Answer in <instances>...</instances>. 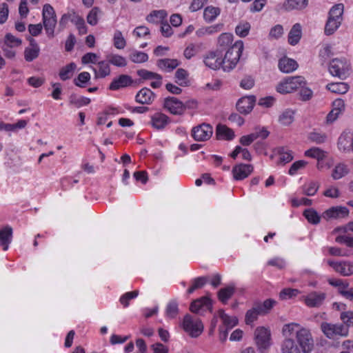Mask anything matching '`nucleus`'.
<instances>
[{
    "label": "nucleus",
    "instance_id": "f257e3e1",
    "mask_svg": "<svg viewBox=\"0 0 353 353\" xmlns=\"http://www.w3.org/2000/svg\"><path fill=\"white\" fill-rule=\"evenodd\" d=\"M243 50V43L239 40L236 41L227 50L225 57L222 59L223 70L229 72L232 70L239 61Z\"/></svg>",
    "mask_w": 353,
    "mask_h": 353
},
{
    "label": "nucleus",
    "instance_id": "f03ea898",
    "mask_svg": "<svg viewBox=\"0 0 353 353\" xmlns=\"http://www.w3.org/2000/svg\"><path fill=\"white\" fill-rule=\"evenodd\" d=\"M182 326L185 332L192 338H197L203 331L204 326L202 321L196 316L189 314L185 315Z\"/></svg>",
    "mask_w": 353,
    "mask_h": 353
},
{
    "label": "nucleus",
    "instance_id": "7ed1b4c3",
    "mask_svg": "<svg viewBox=\"0 0 353 353\" xmlns=\"http://www.w3.org/2000/svg\"><path fill=\"white\" fill-rule=\"evenodd\" d=\"M42 20L46 34L49 38H53L57 21L54 10L50 4L43 6Z\"/></svg>",
    "mask_w": 353,
    "mask_h": 353
},
{
    "label": "nucleus",
    "instance_id": "20e7f679",
    "mask_svg": "<svg viewBox=\"0 0 353 353\" xmlns=\"http://www.w3.org/2000/svg\"><path fill=\"white\" fill-rule=\"evenodd\" d=\"M305 85L306 81L303 77H288L278 84L276 90L281 94H287L292 92L299 88V87H303Z\"/></svg>",
    "mask_w": 353,
    "mask_h": 353
},
{
    "label": "nucleus",
    "instance_id": "39448f33",
    "mask_svg": "<svg viewBox=\"0 0 353 353\" xmlns=\"http://www.w3.org/2000/svg\"><path fill=\"white\" fill-rule=\"evenodd\" d=\"M321 328L324 334L329 339H334L336 336L346 337L349 334V325L344 323H322Z\"/></svg>",
    "mask_w": 353,
    "mask_h": 353
},
{
    "label": "nucleus",
    "instance_id": "423d86ee",
    "mask_svg": "<svg viewBox=\"0 0 353 353\" xmlns=\"http://www.w3.org/2000/svg\"><path fill=\"white\" fill-rule=\"evenodd\" d=\"M350 70V63L345 59H334L330 63L329 71L332 76L345 79Z\"/></svg>",
    "mask_w": 353,
    "mask_h": 353
},
{
    "label": "nucleus",
    "instance_id": "0eeeda50",
    "mask_svg": "<svg viewBox=\"0 0 353 353\" xmlns=\"http://www.w3.org/2000/svg\"><path fill=\"white\" fill-rule=\"evenodd\" d=\"M254 336L258 350L263 353L270 346V331L263 327H258L254 332Z\"/></svg>",
    "mask_w": 353,
    "mask_h": 353
},
{
    "label": "nucleus",
    "instance_id": "6e6552de",
    "mask_svg": "<svg viewBox=\"0 0 353 353\" xmlns=\"http://www.w3.org/2000/svg\"><path fill=\"white\" fill-rule=\"evenodd\" d=\"M195 104L196 102L194 101H191L188 102L186 105H184L175 97H168L164 100L165 108L168 109L173 114H182L186 106L192 108Z\"/></svg>",
    "mask_w": 353,
    "mask_h": 353
},
{
    "label": "nucleus",
    "instance_id": "1a4fd4ad",
    "mask_svg": "<svg viewBox=\"0 0 353 353\" xmlns=\"http://www.w3.org/2000/svg\"><path fill=\"white\" fill-rule=\"evenodd\" d=\"M296 339L303 353L312 352L314 348V341L308 330L302 327Z\"/></svg>",
    "mask_w": 353,
    "mask_h": 353
},
{
    "label": "nucleus",
    "instance_id": "9d476101",
    "mask_svg": "<svg viewBox=\"0 0 353 353\" xmlns=\"http://www.w3.org/2000/svg\"><path fill=\"white\" fill-rule=\"evenodd\" d=\"M213 134L212 125L202 123L195 126L192 130V136L196 141H205L210 139Z\"/></svg>",
    "mask_w": 353,
    "mask_h": 353
},
{
    "label": "nucleus",
    "instance_id": "9b49d317",
    "mask_svg": "<svg viewBox=\"0 0 353 353\" xmlns=\"http://www.w3.org/2000/svg\"><path fill=\"white\" fill-rule=\"evenodd\" d=\"M205 66L212 69L217 70L221 67L223 68L222 54L219 50L208 52L203 59Z\"/></svg>",
    "mask_w": 353,
    "mask_h": 353
},
{
    "label": "nucleus",
    "instance_id": "f8f14e48",
    "mask_svg": "<svg viewBox=\"0 0 353 353\" xmlns=\"http://www.w3.org/2000/svg\"><path fill=\"white\" fill-rule=\"evenodd\" d=\"M337 146L340 151L352 152L353 148V133L350 130L343 131L338 139Z\"/></svg>",
    "mask_w": 353,
    "mask_h": 353
},
{
    "label": "nucleus",
    "instance_id": "ddd939ff",
    "mask_svg": "<svg viewBox=\"0 0 353 353\" xmlns=\"http://www.w3.org/2000/svg\"><path fill=\"white\" fill-rule=\"evenodd\" d=\"M327 296L323 292H312L305 297V303L310 307H319L321 306Z\"/></svg>",
    "mask_w": 353,
    "mask_h": 353
},
{
    "label": "nucleus",
    "instance_id": "4468645a",
    "mask_svg": "<svg viewBox=\"0 0 353 353\" xmlns=\"http://www.w3.org/2000/svg\"><path fill=\"white\" fill-rule=\"evenodd\" d=\"M327 263L336 272L344 276L353 274V263L350 261L335 262L330 260L327 261Z\"/></svg>",
    "mask_w": 353,
    "mask_h": 353
},
{
    "label": "nucleus",
    "instance_id": "2eb2a0df",
    "mask_svg": "<svg viewBox=\"0 0 353 353\" xmlns=\"http://www.w3.org/2000/svg\"><path fill=\"white\" fill-rule=\"evenodd\" d=\"M349 214V210L347 208L343 206L332 207L325 211L323 214V218L328 220L330 219H343L347 217Z\"/></svg>",
    "mask_w": 353,
    "mask_h": 353
},
{
    "label": "nucleus",
    "instance_id": "dca6fc26",
    "mask_svg": "<svg viewBox=\"0 0 353 353\" xmlns=\"http://www.w3.org/2000/svg\"><path fill=\"white\" fill-rule=\"evenodd\" d=\"M254 96L245 97L240 99L236 103V108L242 114H248L253 109L255 103Z\"/></svg>",
    "mask_w": 353,
    "mask_h": 353
},
{
    "label": "nucleus",
    "instance_id": "f3484780",
    "mask_svg": "<svg viewBox=\"0 0 353 353\" xmlns=\"http://www.w3.org/2000/svg\"><path fill=\"white\" fill-rule=\"evenodd\" d=\"M154 93L148 88L140 90L135 97V100L141 104H150L154 100Z\"/></svg>",
    "mask_w": 353,
    "mask_h": 353
},
{
    "label": "nucleus",
    "instance_id": "a211bd4d",
    "mask_svg": "<svg viewBox=\"0 0 353 353\" xmlns=\"http://www.w3.org/2000/svg\"><path fill=\"white\" fill-rule=\"evenodd\" d=\"M12 240V228L6 225L0 230V246L4 251L8 250Z\"/></svg>",
    "mask_w": 353,
    "mask_h": 353
},
{
    "label": "nucleus",
    "instance_id": "6ab92c4d",
    "mask_svg": "<svg viewBox=\"0 0 353 353\" xmlns=\"http://www.w3.org/2000/svg\"><path fill=\"white\" fill-rule=\"evenodd\" d=\"M301 328L302 327H301L300 325L298 323H292L285 324L282 330L285 339H290L294 340V338H296Z\"/></svg>",
    "mask_w": 353,
    "mask_h": 353
},
{
    "label": "nucleus",
    "instance_id": "aec40b11",
    "mask_svg": "<svg viewBox=\"0 0 353 353\" xmlns=\"http://www.w3.org/2000/svg\"><path fill=\"white\" fill-rule=\"evenodd\" d=\"M253 168L251 165L240 164L235 166L233 170V175L236 180H242L246 178L252 172Z\"/></svg>",
    "mask_w": 353,
    "mask_h": 353
},
{
    "label": "nucleus",
    "instance_id": "412c9836",
    "mask_svg": "<svg viewBox=\"0 0 353 353\" xmlns=\"http://www.w3.org/2000/svg\"><path fill=\"white\" fill-rule=\"evenodd\" d=\"M94 72L95 79L105 78L110 75V68L108 61H101L97 63V68L91 67Z\"/></svg>",
    "mask_w": 353,
    "mask_h": 353
},
{
    "label": "nucleus",
    "instance_id": "4be33fe9",
    "mask_svg": "<svg viewBox=\"0 0 353 353\" xmlns=\"http://www.w3.org/2000/svg\"><path fill=\"white\" fill-rule=\"evenodd\" d=\"M297 62L288 57H283L279 61V68L284 73H290L296 70L298 68Z\"/></svg>",
    "mask_w": 353,
    "mask_h": 353
},
{
    "label": "nucleus",
    "instance_id": "5701e85b",
    "mask_svg": "<svg viewBox=\"0 0 353 353\" xmlns=\"http://www.w3.org/2000/svg\"><path fill=\"white\" fill-rule=\"evenodd\" d=\"M132 83V78L127 74H121L114 79L110 83L109 88L112 90H117L127 87Z\"/></svg>",
    "mask_w": 353,
    "mask_h": 353
},
{
    "label": "nucleus",
    "instance_id": "b1692460",
    "mask_svg": "<svg viewBox=\"0 0 353 353\" xmlns=\"http://www.w3.org/2000/svg\"><path fill=\"white\" fill-rule=\"evenodd\" d=\"M168 123V117L161 112H156L151 117V124L153 128L157 130L165 128Z\"/></svg>",
    "mask_w": 353,
    "mask_h": 353
},
{
    "label": "nucleus",
    "instance_id": "393cba45",
    "mask_svg": "<svg viewBox=\"0 0 353 353\" xmlns=\"http://www.w3.org/2000/svg\"><path fill=\"white\" fill-rule=\"evenodd\" d=\"M234 132L225 125L219 124L216 129V137L217 139L230 141L234 138Z\"/></svg>",
    "mask_w": 353,
    "mask_h": 353
},
{
    "label": "nucleus",
    "instance_id": "a878e982",
    "mask_svg": "<svg viewBox=\"0 0 353 353\" xmlns=\"http://www.w3.org/2000/svg\"><path fill=\"white\" fill-rule=\"evenodd\" d=\"M180 61L175 59H162L157 61V66L165 72H171L179 65Z\"/></svg>",
    "mask_w": 353,
    "mask_h": 353
},
{
    "label": "nucleus",
    "instance_id": "bb28decb",
    "mask_svg": "<svg viewBox=\"0 0 353 353\" xmlns=\"http://www.w3.org/2000/svg\"><path fill=\"white\" fill-rule=\"evenodd\" d=\"M301 26L299 23H295L288 34V43L292 46L296 45L301 38Z\"/></svg>",
    "mask_w": 353,
    "mask_h": 353
},
{
    "label": "nucleus",
    "instance_id": "cd10ccee",
    "mask_svg": "<svg viewBox=\"0 0 353 353\" xmlns=\"http://www.w3.org/2000/svg\"><path fill=\"white\" fill-rule=\"evenodd\" d=\"M308 3V0H286L283 3V8L286 11L294 9L301 10L305 8Z\"/></svg>",
    "mask_w": 353,
    "mask_h": 353
},
{
    "label": "nucleus",
    "instance_id": "c85d7f7f",
    "mask_svg": "<svg viewBox=\"0 0 353 353\" xmlns=\"http://www.w3.org/2000/svg\"><path fill=\"white\" fill-rule=\"evenodd\" d=\"M224 312L225 310L218 311L219 317L222 320L223 322L222 325L225 327L232 329L238 323V319L236 316H229Z\"/></svg>",
    "mask_w": 353,
    "mask_h": 353
},
{
    "label": "nucleus",
    "instance_id": "c756f323",
    "mask_svg": "<svg viewBox=\"0 0 353 353\" xmlns=\"http://www.w3.org/2000/svg\"><path fill=\"white\" fill-rule=\"evenodd\" d=\"M282 353H301V350L294 340L284 339L281 345Z\"/></svg>",
    "mask_w": 353,
    "mask_h": 353
},
{
    "label": "nucleus",
    "instance_id": "7c9ffc66",
    "mask_svg": "<svg viewBox=\"0 0 353 353\" xmlns=\"http://www.w3.org/2000/svg\"><path fill=\"white\" fill-rule=\"evenodd\" d=\"M235 292V287L234 285H228L225 288H221L218 292L219 300L222 303H226Z\"/></svg>",
    "mask_w": 353,
    "mask_h": 353
},
{
    "label": "nucleus",
    "instance_id": "2f4dec72",
    "mask_svg": "<svg viewBox=\"0 0 353 353\" xmlns=\"http://www.w3.org/2000/svg\"><path fill=\"white\" fill-rule=\"evenodd\" d=\"M76 68L77 65L73 62L61 68L59 73L60 79L62 81L70 79L73 76Z\"/></svg>",
    "mask_w": 353,
    "mask_h": 353
},
{
    "label": "nucleus",
    "instance_id": "473e14b6",
    "mask_svg": "<svg viewBox=\"0 0 353 353\" xmlns=\"http://www.w3.org/2000/svg\"><path fill=\"white\" fill-rule=\"evenodd\" d=\"M326 88L332 92L340 94L346 93L349 90V85L344 82L331 83Z\"/></svg>",
    "mask_w": 353,
    "mask_h": 353
},
{
    "label": "nucleus",
    "instance_id": "72a5a7b5",
    "mask_svg": "<svg viewBox=\"0 0 353 353\" xmlns=\"http://www.w3.org/2000/svg\"><path fill=\"white\" fill-rule=\"evenodd\" d=\"M212 301L206 296L201 297L192 302L190 309H211Z\"/></svg>",
    "mask_w": 353,
    "mask_h": 353
},
{
    "label": "nucleus",
    "instance_id": "f704fd0d",
    "mask_svg": "<svg viewBox=\"0 0 353 353\" xmlns=\"http://www.w3.org/2000/svg\"><path fill=\"white\" fill-rule=\"evenodd\" d=\"M221 10L219 8L214 6H208L204 9L203 18L207 22L213 21L217 16L220 14Z\"/></svg>",
    "mask_w": 353,
    "mask_h": 353
},
{
    "label": "nucleus",
    "instance_id": "c9c22d12",
    "mask_svg": "<svg viewBox=\"0 0 353 353\" xmlns=\"http://www.w3.org/2000/svg\"><path fill=\"white\" fill-rule=\"evenodd\" d=\"M294 120V112L291 109L283 111L279 117V122L283 125H289Z\"/></svg>",
    "mask_w": 353,
    "mask_h": 353
},
{
    "label": "nucleus",
    "instance_id": "e433bc0d",
    "mask_svg": "<svg viewBox=\"0 0 353 353\" xmlns=\"http://www.w3.org/2000/svg\"><path fill=\"white\" fill-rule=\"evenodd\" d=\"M69 103L76 108H80L88 105L90 103V99L87 97H79L75 94H72L69 97Z\"/></svg>",
    "mask_w": 353,
    "mask_h": 353
},
{
    "label": "nucleus",
    "instance_id": "4c0bfd02",
    "mask_svg": "<svg viewBox=\"0 0 353 353\" xmlns=\"http://www.w3.org/2000/svg\"><path fill=\"white\" fill-rule=\"evenodd\" d=\"M166 12L163 10H154L147 16L146 20L152 23H157L159 22L161 23L166 17Z\"/></svg>",
    "mask_w": 353,
    "mask_h": 353
},
{
    "label": "nucleus",
    "instance_id": "58836bf2",
    "mask_svg": "<svg viewBox=\"0 0 353 353\" xmlns=\"http://www.w3.org/2000/svg\"><path fill=\"white\" fill-rule=\"evenodd\" d=\"M341 21L331 17H328L327 21L325 26V33L327 35L332 34L339 27Z\"/></svg>",
    "mask_w": 353,
    "mask_h": 353
},
{
    "label": "nucleus",
    "instance_id": "ea45409f",
    "mask_svg": "<svg viewBox=\"0 0 353 353\" xmlns=\"http://www.w3.org/2000/svg\"><path fill=\"white\" fill-rule=\"evenodd\" d=\"M106 58L109 63L117 67H124L127 65L125 58L121 55L110 54L107 55Z\"/></svg>",
    "mask_w": 353,
    "mask_h": 353
},
{
    "label": "nucleus",
    "instance_id": "a19ab883",
    "mask_svg": "<svg viewBox=\"0 0 353 353\" xmlns=\"http://www.w3.org/2000/svg\"><path fill=\"white\" fill-rule=\"evenodd\" d=\"M188 76V73L185 70L179 68L175 72L176 82L181 86H188L189 83Z\"/></svg>",
    "mask_w": 353,
    "mask_h": 353
},
{
    "label": "nucleus",
    "instance_id": "79ce46f5",
    "mask_svg": "<svg viewBox=\"0 0 353 353\" xmlns=\"http://www.w3.org/2000/svg\"><path fill=\"white\" fill-rule=\"evenodd\" d=\"M303 215L310 223L318 224L320 222L321 216L313 208L306 209L303 212Z\"/></svg>",
    "mask_w": 353,
    "mask_h": 353
},
{
    "label": "nucleus",
    "instance_id": "37998d69",
    "mask_svg": "<svg viewBox=\"0 0 353 353\" xmlns=\"http://www.w3.org/2000/svg\"><path fill=\"white\" fill-rule=\"evenodd\" d=\"M233 41V35L230 33H222L218 39V45L223 49L228 48Z\"/></svg>",
    "mask_w": 353,
    "mask_h": 353
},
{
    "label": "nucleus",
    "instance_id": "c03bdc74",
    "mask_svg": "<svg viewBox=\"0 0 353 353\" xmlns=\"http://www.w3.org/2000/svg\"><path fill=\"white\" fill-rule=\"evenodd\" d=\"M129 59L135 63H141L148 60V55L143 52L133 51L130 55Z\"/></svg>",
    "mask_w": 353,
    "mask_h": 353
},
{
    "label": "nucleus",
    "instance_id": "a18cd8bd",
    "mask_svg": "<svg viewBox=\"0 0 353 353\" xmlns=\"http://www.w3.org/2000/svg\"><path fill=\"white\" fill-rule=\"evenodd\" d=\"M90 74L88 72H82L79 73L77 78L73 80L75 85L79 88H85V84L90 81Z\"/></svg>",
    "mask_w": 353,
    "mask_h": 353
},
{
    "label": "nucleus",
    "instance_id": "49530a36",
    "mask_svg": "<svg viewBox=\"0 0 353 353\" xmlns=\"http://www.w3.org/2000/svg\"><path fill=\"white\" fill-rule=\"evenodd\" d=\"M268 310H248L245 314V323L247 325H251L258 318L259 315L266 314Z\"/></svg>",
    "mask_w": 353,
    "mask_h": 353
},
{
    "label": "nucleus",
    "instance_id": "de8ad7c7",
    "mask_svg": "<svg viewBox=\"0 0 353 353\" xmlns=\"http://www.w3.org/2000/svg\"><path fill=\"white\" fill-rule=\"evenodd\" d=\"M114 46L119 49H123L126 46V41L120 30H116L113 37Z\"/></svg>",
    "mask_w": 353,
    "mask_h": 353
},
{
    "label": "nucleus",
    "instance_id": "09e8293b",
    "mask_svg": "<svg viewBox=\"0 0 353 353\" xmlns=\"http://www.w3.org/2000/svg\"><path fill=\"white\" fill-rule=\"evenodd\" d=\"M343 8L344 6L343 3H339L334 6L330 10L329 17L340 20L341 21Z\"/></svg>",
    "mask_w": 353,
    "mask_h": 353
},
{
    "label": "nucleus",
    "instance_id": "8fccbe9b",
    "mask_svg": "<svg viewBox=\"0 0 353 353\" xmlns=\"http://www.w3.org/2000/svg\"><path fill=\"white\" fill-rule=\"evenodd\" d=\"M209 281L207 276L197 277L192 281V286L188 290V294H192L194 290L201 288Z\"/></svg>",
    "mask_w": 353,
    "mask_h": 353
},
{
    "label": "nucleus",
    "instance_id": "3c124183",
    "mask_svg": "<svg viewBox=\"0 0 353 353\" xmlns=\"http://www.w3.org/2000/svg\"><path fill=\"white\" fill-rule=\"evenodd\" d=\"M348 172L347 166L345 164L339 163L335 166L332 176L334 179H339L346 175Z\"/></svg>",
    "mask_w": 353,
    "mask_h": 353
},
{
    "label": "nucleus",
    "instance_id": "603ef678",
    "mask_svg": "<svg viewBox=\"0 0 353 353\" xmlns=\"http://www.w3.org/2000/svg\"><path fill=\"white\" fill-rule=\"evenodd\" d=\"M305 155L309 157L314 158L319 162L325 157V152L319 148H312L305 152Z\"/></svg>",
    "mask_w": 353,
    "mask_h": 353
},
{
    "label": "nucleus",
    "instance_id": "864d4df0",
    "mask_svg": "<svg viewBox=\"0 0 353 353\" xmlns=\"http://www.w3.org/2000/svg\"><path fill=\"white\" fill-rule=\"evenodd\" d=\"M277 152L280 155V161L283 163H287L291 161L293 159V156L290 151L287 150L284 147H279L277 149Z\"/></svg>",
    "mask_w": 353,
    "mask_h": 353
},
{
    "label": "nucleus",
    "instance_id": "5fc2aeb1",
    "mask_svg": "<svg viewBox=\"0 0 353 353\" xmlns=\"http://www.w3.org/2000/svg\"><path fill=\"white\" fill-rule=\"evenodd\" d=\"M319 187L316 182L311 181L303 187V193L307 196H313L317 192Z\"/></svg>",
    "mask_w": 353,
    "mask_h": 353
},
{
    "label": "nucleus",
    "instance_id": "6e6d98bb",
    "mask_svg": "<svg viewBox=\"0 0 353 353\" xmlns=\"http://www.w3.org/2000/svg\"><path fill=\"white\" fill-rule=\"evenodd\" d=\"M21 44V40L19 38L15 37L10 33L6 34L5 36L4 46L8 47L13 48L17 47Z\"/></svg>",
    "mask_w": 353,
    "mask_h": 353
},
{
    "label": "nucleus",
    "instance_id": "4d7b16f0",
    "mask_svg": "<svg viewBox=\"0 0 353 353\" xmlns=\"http://www.w3.org/2000/svg\"><path fill=\"white\" fill-rule=\"evenodd\" d=\"M40 49L26 48L24 50V59L28 62H31L39 57Z\"/></svg>",
    "mask_w": 353,
    "mask_h": 353
},
{
    "label": "nucleus",
    "instance_id": "13d9d810",
    "mask_svg": "<svg viewBox=\"0 0 353 353\" xmlns=\"http://www.w3.org/2000/svg\"><path fill=\"white\" fill-rule=\"evenodd\" d=\"M299 291L296 289L285 288L279 293V297L282 300H286L296 296Z\"/></svg>",
    "mask_w": 353,
    "mask_h": 353
},
{
    "label": "nucleus",
    "instance_id": "bf43d9fd",
    "mask_svg": "<svg viewBox=\"0 0 353 353\" xmlns=\"http://www.w3.org/2000/svg\"><path fill=\"white\" fill-rule=\"evenodd\" d=\"M250 29V23L248 22H245V23L239 24L235 28V32H236V34L239 35V37H245L248 34Z\"/></svg>",
    "mask_w": 353,
    "mask_h": 353
},
{
    "label": "nucleus",
    "instance_id": "052dcab7",
    "mask_svg": "<svg viewBox=\"0 0 353 353\" xmlns=\"http://www.w3.org/2000/svg\"><path fill=\"white\" fill-rule=\"evenodd\" d=\"M276 301L272 299H268L263 301V303L258 301L256 302L254 307L252 309H271L276 306Z\"/></svg>",
    "mask_w": 353,
    "mask_h": 353
},
{
    "label": "nucleus",
    "instance_id": "680f3d73",
    "mask_svg": "<svg viewBox=\"0 0 353 353\" xmlns=\"http://www.w3.org/2000/svg\"><path fill=\"white\" fill-rule=\"evenodd\" d=\"M137 74L143 79H162L160 74L145 69L138 70Z\"/></svg>",
    "mask_w": 353,
    "mask_h": 353
},
{
    "label": "nucleus",
    "instance_id": "e2e57ef3",
    "mask_svg": "<svg viewBox=\"0 0 353 353\" xmlns=\"http://www.w3.org/2000/svg\"><path fill=\"white\" fill-rule=\"evenodd\" d=\"M100 13V10L95 7L93 8L87 16V21L91 26H95L98 23V14Z\"/></svg>",
    "mask_w": 353,
    "mask_h": 353
},
{
    "label": "nucleus",
    "instance_id": "0e129e2a",
    "mask_svg": "<svg viewBox=\"0 0 353 353\" xmlns=\"http://www.w3.org/2000/svg\"><path fill=\"white\" fill-rule=\"evenodd\" d=\"M309 139L316 143H323L327 139V136L324 133L312 132L309 135Z\"/></svg>",
    "mask_w": 353,
    "mask_h": 353
},
{
    "label": "nucleus",
    "instance_id": "69168bd1",
    "mask_svg": "<svg viewBox=\"0 0 353 353\" xmlns=\"http://www.w3.org/2000/svg\"><path fill=\"white\" fill-rule=\"evenodd\" d=\"M137 295H138V291H137V290L127 292L121 297L120 302L121 303V304L123 305V307H128V301L137 297Z\"/></svg>",
    "mask_w": 353,
    "mask_h": 353
},
{
    "label": "nucleus",
    "instance_id": "338daca9",
    "mask_svg": "<svg viewBox=\"0 0 353 353\" xmlns=\"http://www.w3.org/2000/svg\"><path fill=\"white\" fill-rule=\"evenodd\" d=\"M341 319L344 323L348 324L349 327L353 326V312L348 310L341 314Z\"/></svg>",
    "mask_w": 353,
    "mask_h": 353
},
{
    "label": "nucleus",
    "instance_id": "774afa93",
    "mask_svg": "<svg viewBox=\"0 0 353 353\" xmlns=\"http://www.w3.org/2000/svg\"><path fill=\"white\" fill-rule=\"evenodd\" d=\"M283 34V28L281 25H276L271 28L270 31V37L274 39H278Z\"/></svg>",
    "mask_w": 353,
    "mask_h": 353
}]
</instances>
